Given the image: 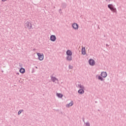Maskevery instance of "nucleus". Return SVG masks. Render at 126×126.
<instances>
[{
  "label": "nucleus",
  "mask_w": 126,
  "mask_h": 126,
  "mask_svg": "<svg viewBox=\"0 0 126 126\" xmlns=\"http://www.w3.org/2000/svg\"><path fill=\"white\" fill-rule=\"evenodd\" d=\"M95 103H97V101H95Z\"/></svg>",
  "instance_id": "obj_30"
},
{
  "label": "nucleus",
  "mask_w": 126,
  "mask_h": 126,
  "mask_svg": "<svg viewBox=\"0 0 126 126\" xmlns=\"http://www.w3.org/2000/svg\"><path fill=\"white\" fill-rule=\"evenodd\" d=\"M82 55H85V54H86V51H85V47L82 48Z\"/></svg>",
  "instance_id": "obj_12"
},
{
  "label": "nucleus",
  "mask_w": 126,
  "mask_h": 126,
  "mask_svg": "<svg viewBox=\"0 0 126 126\" xmlns=\"http://www.w3.org/2000/svg\"><path fill=\"white\" fill-rule=\"evenodd\" d=\"M106 47H109V45H108V44H106Z\"/></svg>",
  "instance_id": "obj_25"
},
{
  "label": "nucleus",
  "mask_w": 126,
  "mask_h": 126,
  "mask_svg": "<svg viewBox=\"0 0 126 126\" xmlns=\"http://www.w3.org/2000/svg\"><path fill=\"white\" fill-rule=\"evenodd\" d=\"M86 126H90V123H89V122H87L86 123Z\"/></svg>",
  "instance_id": "obj_21"
},
{
  "label": "nucleus",
  "mask_w": 126,
  "mask_h": 126,
  "mask_svg": "<svg viewBox=\"0 0 126 126\" xmlns=\"http://www.w3.org/2000/svg\"><path fill=\"white\" fill-rule=\"evenodd\" d=\"M62 6L63 8H65L66 7V3H62Z\"/></svg>",
  "instance_id": "obj_15"
},
{
  "label": "nucleus",
  "mask_w": 126,
  "mask_h": 126,
  "mask_svg": "<svg viewBox=\"0 0 126 126\" xmlns=\"http://www.w3.org/2000/svg\"><path fill=\"white\" fill-rule=\"evenodd\" d=\"M98 111H100V110L98 109Z\"/></svg>",
  "instance_id": "obj_32"
},
{
  "label": "nucleus",
  "mask_w": 126,
  "mask_h": 126,
  "mask_svg": "<svg viewBox=\"0 0 126 126\" xmlns=\"http://www.w3.org/2000/svg\"><path fill=\"white\" fill-rule=\"evenodd\" d=\"M108 7L113 13L117 14V8L115 7V5L112 4H109L108 5Z\"/></svg>",
  "instance_id": "obj_1"
},
{
  "label": "nucleus",
  "mask_w": 126,
  "mask_h": 126,
  "mask_svg": "<svg viewBox=\"0 0 126 126\" xmlns=\"http://www.w3.org/2000/svg\"><path fill=\"white\" fill-rule=\"evenodd\" d=\"M72 27L73 28V29H74L75 30H77L78 29V24H77V23H73L72 25Z\"/></svg>",
  "instance_id": "obj_5"
},
{
  "label": "nucleus",
  "mask_w": 126,
  "mask_h": 126,
  "mask_svg": "<svg viewBox=\"0 0 126 126\" xmlns=\"http://www.w3.org/2000/svg\"><path fill=\"white\" fill-rule=\"evenodd\" d=\"M2 1H5L6 0H1Z\"/></svg>",
  "instance_id": "obj_26"
},
{
  "label": "nucleus",
  "mask_w": 126,
  "mask_h": 126,
  "mask_svg": "<svg viewBox=\"0 0 126 126\" xmlns=\"http://www.w3.org/2000/svg\"><path fill=\"white\" fill-rule=\"evenodd\" d=\"M72 105H73V101H71V102H70L68 104V107H70V106H72Z\"/></svg>",
  "instance_id": "obj_18"
},
{
  "label": "nucleus",
  "mask_w": 126,
  "mask_h": 126,
  "mask_svg": "<svg viewBox=\"0 0 126 126\" xmlns=\"http://www.w3.org/2000/svg\"><path fill=\"white\" fill-rule=\"evenodd\" d=\"M66 60L69 61V62L72 61V57H71V56L67 55L66 57Z\"/></svg>",
  "instance_id": "obj_8"
},
{
  "label": "nucleus",
  "mask_w": 126,
  "mask_h": 126,
  "mask_svg": "<svg viewBox=\"0 0 126 126\" xmlns=\"http://www.w3.org/2000/svg\"><path fill=\"white\" fill-rule=\"evenodd\" d=\"M32 70H34V68H32Z\"/></svg>",
  "instance_id": "obj_28"
},
{
  "label": "nucleus",
  "mask_w": 126,
  "mask_h": 126,
  "mask_svg": "<svg viewBox=\"0 0 126 126\" xmlns=\"http://www.w3.org/2000/svg\"><path fill=\"white\" fill-rule=\"evenodd\" d=\"M33 71H34L33 70H32V72H33Z\"/></svg>",
  "instance_id": "obj_31"
},
{
  "label": "nucleus",
  "mask_w": 126,
  "mask_h": 126,
  "mask_svg": "<svg viewBox=\"0 0 126 126\" xmlns=\"http://www.w3.org/2000/svg\"><path fill=\"white\" fill-rule=\"evenodd\" d=\"M59 13H60V14H62V13H63V12H62V9H59Z\"/></svg>",
  "instance_id": "obj_22"
},
{
  "label": "nucleus",
  "mask_w": 126,
  "mask_h": 126,
  "mask_svg": "<svg viewBox=\"0 0 126 126\" xmlns=\"http://www.w3.org/2000/svg\"><path fill=\"white\" fill-rule=\"evenodd\" d=\"M19 71L21 73H24L25 72V69L24 68H21L19 70Z\"/></svg>",
  "instance_id": "obj_10"
},
{
  "label": "nucleus",
  "mask_w": 126,
  "mask_h": 126,
  "mask_svg": "<svg viewBox=\"0 0 126 126\" xmlns=\"http://www.w3.org/2000/svg\"><path fill=\"white\" fill-rule=\"evenodd\" d=\"M78 93H79V94H84V90L83 89H80L78 90Z\"/></svg>",
  "instance_id": "obj_11"
},
{
  "label": "nucleus",
  "mask_w": 126,
  "mask_h": 126,
  "mask_svg": "<svg viewBox=\"0 0 126 126\" xmlns=\"http://www.w3.org/2000/svg\"><path fill=\"white\" fill-rule=\"evenodd\" d=\"M57 39V37H56V35H52L50 36V40L52 42H55Z\"/></svg>",
  "instance_id": "obj_6"
},
{
  "label": "nucleus",
  "mask_w": 126,
  "mask_h": 126,
  "mask_svg": "<svg viewBox=\"0 0 126 126\" xmlns=\"http://www.w3.org/2000/svg\"><path fill=\"white\" fill-rule=\"evenodd\" d=\"M35 68L38 69V67L35 66Z\"/></svg>",
  "instance_id": "obj_27"
},
{
  "label": "nucleus",
  "mask_w": 126,
  "mask_h": 126,
  "mask_svg": "<svg viewBox=\"0 0 126 126\" xmlns=\"http://www.w3.org/2000/svg\"><path fill=\"white\" fill-rule=\"evenodd\" d=\"M69 69H72L73 68V66H72L71 65H69Z\"/></svg>",
  "instance_id": "obj_20"
},
{
  "label": "nucleus",
  "mask_w": 126,
  "mask_h": 126,
  "mask_svg": "<svg viewBox=\"0 0 126 126\" xmlns=\"http://www.w3.org/2000/svg\"><path fill=\"white\" fill-rule=\"evenodd\" d=\"M37 56L38 57V60L39 61H43L44 60V55H43V56L40 53H37Z\"/></svg>",
  "instance_id": "obj_3"
},
{
  "label": "nucleus",
  "mask_w": 126,
  "mask_h": 126,
  "mask_svg": "<svg viewBox=\"0 0 126 126\" xmlns=\"http://www.w3.org/2000/svg\"><path fill=\"white\" fill-rule=\"evenodd\" d=\"M17 74H19V73H17Z\"/></svg>",
  "instance_id": "obj_29"
},
{
  "label": "nucleus",
  "mask_w": 126,
  "mask_h": 126,
  "mask_svg": "<svg viewBox=\"0 0 126 126\" xmlns=\"http://www.w3.org/2000/svg\"><path fill=\"white\" fill-rule=\"evenodd\" d=\"M89 63L90 65H95V61H94V60L93 59H91L89 60Z\"/></svg>",
  "instance_id": "obj_4"
},
{
  "label": "nucleus",
  "mask_w": 126,
  "mask_h": 126,
  "mask_svg": "<svg viewBox=\"0 0 126 126\" xmlns=\"http://www.w3.org/2000/svg\"><path fill=\"white\" fill-rule=\"evenodd\" d=\"M51 80H52L53 82H55L56 80H57L58 81V79H57V78L55 77H53L52 76H51Z\"/></svg>",
  "instance_id": "obj_13"
},
{
  "label": "nucleus",
  "mask_w": 126,
  "mask_h": 126,
  "mask_svg": "<svg viewBox=\"0 0 126 126\" xmlns=\"http://www.w3.org/2000/svg\"><path fill=\"white\" fill-rule=\"evenodd\" d=\"M78 87H79V88H80L81 89H84V86H83V85H81V84H78Z\"/></svg>",
  "instance_id": "obj_16"
},
{
  "label": "nucleus",
  "mask_w": 126,
  "mask_h": 126,
  "mask_svg": "<svg viewBox=\"0 0 126 126\" xmlns=\"http://www.w3.org/2000/svg\"><path fill=\"white\" fill-rule=\"evenodd\" d=\"M107 2H110L111 1V0H105Z\"/></svg>",
  "instance_id": "obj_24"
},
{
  "label": "nucleus",
  "mask_w": 126,
  "mask_h": 126,
  "mask_svg": "<svg viewBox=\"0 0 126 126\" xmlns=\"http://www.w3.org/2000/svg\"><path fill=\"white\" fill-rule=\"evenodd\" d=\"M83 122L85 124V121L84 120V118H82Z\"/></svg>",
  "instance_id": "obj_23"
},
{
  "label": "nucleus",
  "mask_w": 126,
  "mask_h": 126,
  "mask_svg": "<svg viewBox=\"0 0 126 126\" xmlns=\"http://www.w3.org/2000/svg\"><path fill=\"white\" fill-rule=\"evenodd\" d=\"M100 75L102 77H103V78H105V77H107L108 74H107V72H102Z\"/></svg>",
  "instance_id": "obj_7"
},
{
  "label": "nucleus",
  "mask_w": 126,
  "mask_h": 126,
  "mask_svg": "<svg viewBox=\"0 0 126 126\" xmlns=\"http://www.w3.org/2000/svg\"><path fill=\"white\" fill-rule=\"evenodd\" d=\"M22 112H23V109L19 110L18 111V115H20V114H21Z\"/></svg>",
  "instance_id": "obj_19"
},
{
  "label": "nucleus",
  "mask_w": 126,
  "mask_h": 126,
  "mask_svg": "<svg viewBox=\"0 0 126 126\" xmlns=\"http://www.w3.org/2000/svg\"><path fill=\"white\" fill-rule=\"evenodd\" d=\"M98 79L99 80H101V81H103V80H104V78H103L102 77V76H98Z\"/></svg>",
  "instance_id": "obj_17"
},
{
  "label": "nucleus",
  "mask_w": 126,
  "mask_h": 126,
  "mask_svg": "<svg viewBox=\"0 0 126 126\" xmlns=\"http://www.w3.org/2000/svg\"><path fill=\"white\" fill-rule=\"evenodd\" d=\"M66 53L67 56H72V52L69 50H67Z\"/></svg>",
  "instance_id": "obj_9"
},
{
  "label": "nucleus",
  "mask_w": 126,
  "mask_h": 126,
  "mask_svg": "<svg viewBox=\"0 0 126 126\" xmlns=\"http://www.w3.org/2000/svg\"><path fill=\"white\" fill-rule=\"evenodd\" d=\"M57 97H58L59 98H63V94H60V93H57L56 94Z\"/></svg>",
  "instance_id": "obj_14"
},
{
  "label": "nucleus",
  "mask_w": 126,
  "mask_h": 126,
  "mask_svg": "<svg viewBox=\"0 0 126 126\" xmlns=\"http://www.w3.org/2000/svg\"><path fill=\"white\" fill-rule=\"evenodd\" d=\"M25 27L26 28H28V29H33L32 24L28 21L25 24Z\"/></svg>",
  "instance_id": "obj_2"
}]
</instances>
